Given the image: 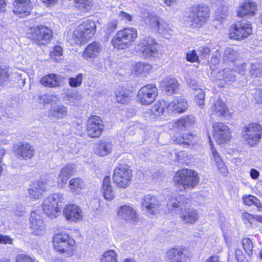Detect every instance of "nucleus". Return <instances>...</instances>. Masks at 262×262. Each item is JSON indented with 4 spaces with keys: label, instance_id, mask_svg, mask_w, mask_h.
Masks as SVG:
<instances>
[{
    "label": "nucleus",
    "instance_id": "nucleus-1",
    "mask_svg": "<svg viewBox=\"0 0 262 262\" xmlns=\"http://www.w3.org/2000/svg\"><path fill=\"white\" fill-rule=\"evenodd\" d=\"M173 179L181 190L193 189L200 181L198 172L190 169H182L178 171Z\"/></svg>",
    "mask_w": 262,
    "mask_h": 262
},
{
    "label": "nucleus",
    "instance_id": "nucleus-2",
    "mask_svg": "<svg viewBox=\"0 0 262 262\" xmlns=\"http://www.w3.org/2000/svg\"><path fill=\"white\" fill-rule=\"evenodd\" d=\"M96 32L94 21L86 20L79 25L74 31L71 38L72 43L81 45L89 40Z\"/></svg>",
    "mask_w": 262,
    "mask_h": 262
},
{
    "label": "nucleus",
    "instance_id": "nucleus-3",
    "mask_svg": "<svg viewBox=\"0 0 262 262\" xmlns=\"http://www.w3.org/2000/svg\"><path fill=\"white\" fill-rule=\"evenodd\" d=\"M96 32L94 21L86 20L79 25L74 31L71 38L72 43L81 45L89 40Z\"/></svg>",
    "mask_w": 262,
    "mask_h": 262
},
{
    "label": "nucleus",
    "instance_id": "nucleus-4",
    "mask_svg": "<svg viewBox=\"0 0 262 262\" xmlns=\"http://www.w3.org/2000/svg\"><path fill=\"white\" fill-rule=\"evenodd\" d=\"M137 37V31L134 28H126L118 31L112 40L113 46L118 49L126 48Z\"/></svg>",
    "mask_w": 262,
    "mask_h": 262
},
{
    "label": "nucleus",
    "instance_id": "nucleus-5",
    "mask_svg": "<svg viewBox=\"0 0 262 262\" xmlns=\"http://www.w3.org/2000/svg\"><path fill=\"white\" fill-rule=\"evenodd\" d=\"M30 30V38L40 46L47 45L53 37L51 30L43 25L31 27Z\"/></svg>",
    "mask_w": 262,
    "mask_h": 262
},
{
    "label": "nucleus",
    "instance_id": "nucleus-6",
    "mask_svg": "<svg viewBox=\"0 0 262 262\" xmlns=\"http://www.w3.org/2000/svg\"><path fill=\"white\" fill-rule=\"evenodd\" d=\"M243 138L248 144L253 146L259 142L262 135V126L256 122L245 125L242 132Z\"/></svg>",
    "mask_w": 262,
    "mask_h": 262
},
{
    "label": "nucleus",
    "instance_id": "nucleus-7",
    "mask_svg": "<svg viewBox=\"0 0 262 262\" xmlns=\"http://www.w3.org/2000/svg\"><path fill=\"white\" fill-rule=\"evenodd\" d=\"M62 195L54 193L46 199L42 204L43 212L50 217H55L60 212L59 203L62 202Z\"/></svg>",
    "mask_w": 262,
    "mask_h": 262
},
{
    "label": "nucleus",
    "instance_id": "nucleus-8",
    "mask_svg": "<svg viewBox=\"0 0 262 262\" xmlns=\"http://www.w3.org/2000/svg\"><path fill=\"white\" fill-rule=\"evenodd\" d=\"M157 44L149 36H146L138 43L136 49L145 59L155 58L158 55Z\"/></svg>",
    "mask_w": 262,
    "mask_h": 262
},
{
    "label": "nucleus",
    "instance_id": "nucleus-9",
    "mask_svg": "<svg viewBox=\"0 0 262 262\" xmlns=\"http://www.w3.org/2000/svg\"><path fill=\"white\" fill-rule=\"evenodd\" d=\"M132 178V171L126 165H120L114 171V184L119 188L127 187Z\"/></svg>",
    "mask_w": 262,
    "mask_h": 262
},
{
    "label": "nucleus",
    "instance_id": "nucleus-10",
    "mask_svg": "<svg viewBox=\"0 0 262 262\" xmlns=\"http://www.w3.org/2000/svg\"><path fill=\"white\" fill-rule=\"evenodd\" d=\"M158 95V90L153 84H148L142 87L138 92L137 100L142 105L151 104Z\"/></svg>",
    "mask_w": 262,
    "mask_h": 262
},
{
    "label": "nucleus",
    "instance_id": "nucleus-11",
    "mask_svg": "<svg viewBox=\"0 0 262 262\" xmlns=\"http://www.w3.org/2000/svg\"><path fill=\"white\" fill-rule=\"evenodd\" d=\"M209 16V9L205 6H194L188 17V21L192 25L201 27L204 25Z\"/></svg>",
    "mask_w": 262,
    "mask_h": 262
},
{
    "label": "nucleus",
    "instance_id": "nucleus-12",
    "mask_svg": "<svg viewBox=\"0 0 262 262\" xmlns=\"http://www.w3.org/2000/svg\"><path fill=\"white\" fill-rule=\"evenodd\" d=\"M160 205L157 198L150 194L145 195L141 199L142 209L148 216L151 217L158 212Z\"/></svg>",
    "mask_w": 262,
    "mask_h": 262
},
{
    "label": "nucleus",
    "instance_id": "nucleus-13",
    "mask_svg": "<svg viewBox=\"0 0 262 262\" xmlns=\"http://www.w3.org/2000/svg\"><path fill=\"white\" fill-rule=\"evenodd\" d=\"M73 241L70 239L69 235L66 233L57 234L53 239L55 249L61 253L72 251Z\"/></svg>",
    "mask_w": 262,
    "mask_h": 262
},
{
    "label": "nucleus",
    "instance_id": "nucleus-14",
    "mask_svg": "<svg viewBox=\"0 0 262 262\" xmlns=\"http://www.w3.org/2000/svg\"><path fill=\"white\" fill-rule=\"evenodd\" d=\"M252 33L251 24L248 21H243L234 25L233 31L230 33V37L236 40H242L247 38Z\"/></svg>",
    "mask_w": 262,
    "mask_h": 262
},
{
    "label": "nucleus",
    "instance_id": "nucleus-15",
    "mask_svg": "<svg viewBox=\"0 0 262 262\" xmlns=\"http://www.w3.org/2000/svg\"><path fill=\"white\" fill-rule=\"evenodd\" d=\"M104 128V125L101 118L97 116H93L88 121L87 133L91 138L99 137Z\"/></svg>",
    "mask_w": 262,
    "mask_h": 262
},
{
    "label": "nucleus",
    "instance_id": "nucleus-16",
    "mask_svg": "<svg viewBox=\"0 0 262 262\" xmlns=\"http://www.w3.org/2000/svg\"><path fill=\"white\" fill-rule=\"evenodd\" d=\"M212 128L214 138L219 144L230 140V131L229 127L224 123L221 122H216L213 124Z\"/></svg>",
    "mask_w": 262,
    "mask_h": 262
},
{
    "label": "nucleus",
    "instance_id": "nucleus-17",
    "mask_svg": "<svg viewBox=\"0 0 262 262\" xmlns=\"http://www.w3.org/2000/svg\"><path fill=\"white\" fill-rule=\"evenodd\" d=\"M31 233L35 235H41L45 233V225L40 213L32 211L30 217Z\"/></svg>",
    "mask_w": 262,
    "mask_h": 262
},
{
    "label": "nucleus",
    "instance_id": "nucleus-18",
    "mask_svg": "<svg viewBox=\"0 0 262 262\" xmlns=\"http://www.w3.org/2000/svg\"><path fill=\"white\" fill-rule=\"evenodd\" d=\"M102 49L103 47L100 42L93 41L85 49L82 54V57L86 60H91L98 57L101 54Z\"/></svg>",
    "mask_w": 262,
    "mask_h": 262
},
{
    "label": "nucleus",
    "instance_id": "nucleus-19",
    "mask_svg": "<svg viewBox=\"0 0 262 262\" xmlns=\"http://www.w3.org/2000/svg\"><path fill=\"white\" fill-rule=\"evenodd\" d=\"M13 6V12L20 17H24L30 13L31 8L30 0H15Z\"/></svg>",
    "mask_w": 262,
    "mask_h": 262
},
{
    "label": "nucleus",
    "instance_id": "nucleus-20",
    "mask_svg": "<svg viewBox=\"0 0 262 262\" xmlns=\"http://www.w3.org/2000/svg\"><path fill=\"white\" fill-rule=\"evenodd\" d=\"M63 214L68 220L78 221L82 219V211L77 206L73 204L67 205L64 210Z\"/></svg>",
    "mask_w": 262,
    "mask_h": 262
},
{
    "label": "nucleus",
    "instance_id": "nucleus-21",
    "mask_svg": "<svg viewBox=\"0 0 262 262\" xmlns=\"http://www.w3.org/2000/svg\"><path fill=\"white\" fill-rule=\"evenodd\" d=\"M135 209L131 206L125 205L118 209V215L127 222H135L137 215Z\"/></svg>",
    "mask_w": 262,
    "mask_h": 262
},
{
    "label": "nucleus",
    "instance_id": "nucleus-22",
    "mask_svg": "<svg viewBox=\"0 0 262 262\" xmlns=\"http://www.w3.org/2000/svg\"><path fill=\"white\" fill-rule=\"evenodd\" d=\"M62 79L63 78L59 75L50 74L42 77L40 81L45 86L57 88L60 85Z\"/></svg>",
    "mask_w": 262,
    "mask_h": 262
},
{
    "label": "nucleus",
    "instance_id": "nucleus-23",
    "mask_svg": "<svg viewBox=\"0 0 262 262\" xmlns=\"http://www.w3.org/2000/svg\"><path fill=\"white\" fill-rule=\"evenodd\" d=\"M74 169V166L73 164H68L61 168L57 179L59 187H63L67 183V181L72 176Z\"/></svg>",
    "mask_w": 262,
    "mask_h": 262
},
{
    "label": "nucleus",
    "instance_id": "nucleus-24",
    "mask_svg": "<svg viewBox=\"0 0 262 262\" xmlns=\"http://www.w3.org/2000/svg\"><path fill=\"white\" fill-rule=\"evenodd\" d=\"M256 10V4L254 2L247 0L240 5L237 15L239 17L253 15Z\"/></svg>",
    "mask_w": 262,
    "mask_h": 262
},
{
    "label": "nucleus",
    "instance_id": "nucleus-25",
    "mask_svg": "<svg viewBox=\"0 0 262 262\" xmlns=\"http://www.w3.org/2000/svg\"><path fill=\"white\" fill-rule=\"evenodd\" d=\"M112 150V144L107 140H102L95 145L94 152L99 156H104L108 155Z\"/></svg>",
    "mask_w": 262,
    "mask_h": 262
},
{
    "label": "nucleus",
    "instance_id": "nucleus-26",
    "mask_svg": "<svg viewBox=\"0 0 262 262\" xmlns=\"http://www.w3.org/2000/svg\"><path fill=\"white\" fill-rule=\"evenodd\" d=\"M179 83L174 78L167 77L161 82V87L168 95L176 93L178 89Z\"/></svg>",
    "mask_w": 262,
    "mask_h": 262
},
{
    "label": "nucleus",
    "instance_id": "nucleus-27",
    "mask_svg": "<svg viewBox=\"0 0 262 262\" xmlns=\"http://www.w3.org/2000/svg\"><path fill=\"white\" fill-rule=\"evenodd\" d=\"M188 106L186 99L178 98L176 101L171 102L168 104L167 108L173 112L182 113L186 111Z\"/></svg>",
    "mask_w": 262,
    "mask_h": 262
},
{
    "label": "nucleus",
    "instance_id": "nucleus-28",
    "mask_svg": "<svg viewBox=\"0 0 262 262\" xmlns=\"http://www.w3.org/2000/svg\"><path fill=\"white\" fill-rule=\"evenodd\" d=\"M16 153L18 157L23 159L27 160L33 157L34 148L30 144L23 143L18 146L16 149Z\"/></svg>",
    "mask_w": 262,
    "mask_h": 262
},
{
    "label": "nucleus",
    "instance_id": "nucleus-29",
    "mask_svg": "<svg viewBox=\"0 0 262 262\" xmlns=\"http://www.w3.org/2000/svg\"><path fill=\"white\" fill-rule=\"evenodd\" d=\"M185 202L184 198L178 196L177 198L171 197L168 199L167 203L168 208L171 210H174L176 212H179L183 210L185 207Z\"/></svg>",
    "mask_w": 262,
    "mask_h": 262
},
{
    "label": "nucleus",
    "instance_id": "nucleus-30",
    "mask_svg": "<svg viewBox=\"0 0 262 262\" xmlns=\"http://www.w3.org/2000/svg\"><path fill=\"white\" fill-rule=\"evenodd\" d=\"M68 111L67 107L62 105H54L51 107L49 111V116L57 119H62L68 115Z\"/></svg>",
    "mask_w": 262,
    "mask_h": 262
},
{
    "label": "nucleus",
    "instance_id": "nucleus-31",
    "mask_svg": "<svg viewBox=\"0 0 262 262\" xmlns=\"http://www.w3.org/2000/svg\"><path fill=\"white\" fill-rule=\"evenodd\" d=\"M182 219L189 224L194 223L199 219V215L197 211L194 208H185L181 213Z\"/></svg>",
    "mask_w": 262,
    "mask_h": 262
},
{
    "label": "nucleus",
    "instance_id": "nucleus-32",
    "mask_svg": "<svg viewBox=\"0 0 262 262\" xmlns=\"http://www.w3.org/2000/svg\"><path fill=\"white\" fill-rule=\"evenodd\" d=\"M46 184L41 182L33 183L28 189V196L32 199H38L42 192L46 190Z\"/></svg>",
    "mask_w": 262,
    "mask_h": 262
},
{
    "label": "nucleus",
    "instance_id": "nucleus-33",
    "mask_svg": "<svg viewBox=\"0 0 262 262\" xmlns=\"http://www.w3.org/2000/svg\"><path fill=\"white\" fill-rule=\"evenodd\" d=\"M166 255L171 262H182L185 257L184 249L178 247L169 249Z\"/></svg>",
    "mask_w": 262,
    "mask_h": 262
},
{
    "label": "nucleus",
    "instance_id": "nucleus-34",
    "mask_svg": "<svg viewBox=\"0 0 262 262\" xmlns=\"http://www.w3.org/2000/svg\"><path fill=\"white\" fill-rule=\"evenodd\" d=\"M196 119L194 116L189 115L181 117L177 122L178 127L181 129H189L194 124Z\"/></svg>",
    "mask_w": 262,
    "mask_h": 262
},
{
    "label": "nucleus",
    "instance_id": "nucleus-35",
    "mask_svg": "<svg viewBox=\"0 0 262 262\" xmlns=\"http://www.w3.org/2000/svg\"><path fill=\"white\" fill-rule=\"evenodd\" d=\"M211 151L212 155L211 160L215 163L220 172L223 175L226 176L228 170L220 156L216 150L213 147H211Z\"/></svg>",
    "mask_w": 262,
    "mask_h": 262
},
{
    "label": "nucleus",
    "instance_id": "nucleus-36",
    "mask_svg": "<svg viewBox=\"0 0 262 262\" xmlns=\"http://www.w3.org/2000/svg\"><path fill=\"white\" fill-rule=\"evenodd\" d=\"M239 56L238 51L232 47H227L224 51L222 58L225 62H229L235 61Z\"/></svg>",
    "mask_w": 262,
    "mask_h": 262
},
{
    "label": "nucleus",
    "instance_id": "nucleus-37",
    "mask_svg": "<svg viewBox=\"0 0 262 262\" xmlns=\"http://www.w3.org/2000/svg\"><path fill=\"white\" fill-rule=\"evenodd\" d=\"M176 142L180 144L192 146L196 143L197 137L189 133H183L176 139Z\"/></svg>",
    "mask_w": 262,
    "mask_h": 262
},
{
    "label": "nucleus",
    "instance_id": "nucleus-38",
    "mask_svg": "<svg viewBox=\"0 0 262 262\" xmlns=\"http://www.w3.org/2000/svg\"><path fill=\"white\" fill-rule=\"evenodd\" d=\"M102 190L104 198L108 201L114 198V193L111 185V179L110 177L106 176L103 181Z\"/></svg>",
    "mask_w": 262,
    "mask_h": 262
},
{
    "label": "nucleus",
    "instance_id": "nucleus-39",
    "mask_svg": "<svg viewBox=\"0 0 262 262\" xmlns=\"http://www.w3.org/2000/svg\"><path fill=\"white\" fill-rule=\"evenodd\" d=\"M242 66L249 67V72L251 76L258 77L262 73V63L257 62L244 63Z\"/></svg>",
    "mask_w": 262,
    "mask_h": 262
},
{
    "label": "nucleus",
    "instance_id": "nucleus-40",
    "mask_svg": "<svg viewBox=\"0 0 262 262\" xmlns=\"http://www.w3.org/2000/svg\"><path fill=\"white\" fill-rule=\"evenodd\" d=\"M74 6L82 12L89 11L93 6V0H74Z\"/></svg>",
    "mask_w": 262,
    "mask_h": 262
},
{
    "label": "nucleus",
    "instance_id": "nucleus-41",
    "mask_svg": "<svg viewBox=\"0 0 262 262\" xmlns=\"http://www.w3.org/2000/svg\"><path fill=\"white\" fill-rule=\"evenodd\" d=\"M130 93L129 90L120 88L116 92V97L118 102L124 104L129 100Z\"/></svg>",
    "mask_w": 262,
    "mask_h": 262
},
{
    "label": "nucleus",
    "instance_id": "nucleus-42",
    "mask_svg": "<svg viewBox=\"0 0 262 262\" xmlns=\"http://www.w3.org/2000/svg\"><path fill=\"white\" fill-rule=\"evenodd\" d=\"M161 19H162L157 15L148 14L146 17L144 19V22L145 24L149 26L151 29L156 30Z\"/></svg>",
    "mask_w": 262,
    "mask_h": 262
},
{
    "label": "nucleus",
    "instance_id": "nucleus-43",
    "mask_svg": "<svg viewBox=\"0 0 262 262\" xmlns=\"http://www.w3.org/2000/svg\"><path fill=\"white\" fill-rule=\"evenodd\" d=\"M227 110L225 104L220 100H217L211 107L212 112L216 113L219 116H223Z\"/></svg>",
    "mask_w": 262,
    "mask_h": 262
},
{
    "label": "nucleus",
    "instance_id": "nucleus-44",
    "mask_svg": "<svg viewBox=\"0 0 262 262\" xmlns=\"http://www.w3.org/2000/svg\"><path fill=\"white\" fill-rule=\"evenodd\" d=\"M156 30L165 38H168L172 32L169 25L163 19H161Z\"/></svg>",
    "mask_w": 262,
    "mask_h": 262
},
{
    "label": "nucleus",
    "instance_id": "nucleus-45",
    "mask_svg": "<svg viewBox=\"0 0 262 262\" xmlns=\"http://www.w3.org/2000/svg\"><path fill=\"white\" fill-rule=\"evenodd\" d=\"M243 199L245 205L248 206H251L253 205L257 207L258 211H262V205L259 200L256 197L251 195H249L243 197Z\"/></svg>",
    "mask_w": 262,
    "mask_h": 262
},
{
    "label": "nucleus",
    "instance_id": "nucleus-46",
    "mask_svg": "<svg viewBox=\"0 0 262 262\" xmlns=\"http://www.w3.org/2000/svg\"><path fill=\"white\" fill-rule=\"evenodd\" d=\"M101 262H118L116 251L109 250L105 252L102 255Z\"/></svg>",
    "mask_w": 262,
    "mask_h": 262
},
{
    "label": "nucleus",
    "instance_id": "nucleus-47",
    "mask_svg": "<svg viewBox=\"0 0 262 262\" xmlns=\"http://www.w3.org/2000/svg\"><path fill=\"white\" fill-rule=\"evenodd\" d=\"M134 72L137 74L148 72L151 69L150 64L145 62H138L133 68Z\"/></svg>",
    "mask_w": 262,
    "mask_h": 262
},
{
    "label": "nucleus",
    "instance_id": "nucleus-48",
    "mask_svg": "<svg viewBox=\"0 0 262 262\" xmlns=\"http://www.w3.org/2000/svg\"><path fill=\"white\" fill-rule=\"evenodd\" d=\"M168 104L166 102L158 101L151 107L150 111L152 114L159 115L162 114L165 109V107H167Z\"/></svg>",
    "mask_w": 262,
    "mask_h": 262
},
{
    "label": "nucleus",
    "instance_id": "nucleus-49",
    "mask_svg": "<svg viewBox=\"0 0 262 262\" xmlns=\"http://www.w3.org/2000/svg\"><path fill=\"white\" fill-rule=\"evenodd\" d=\"M243 247L249 256H251L253 254V244L252 241L249 238H244L242 240Z\"/></svg>",
    "mask_w": 262,
    "mask_h": 262
},
{
    "label": "nucleus",
    "instance_id": "nucleus-50",
    "mask_svg": "<svg viewBox=\"0 0 262 262\" xmlns=\"http://www.w3.org/2000/svg\"><path fill=\"white\" fill-rule=\"evenodd\" d=\"M82 181L80 179L75 178L70 181V186L73 193L78 192L81 187Z\"/></svg>",
    "mask_w": 262,
    "mask_h": 262
},
{
    "label": "nucleus",
    "instance_id": "nucleus-51",
    "mask_svg": "<svg viewBox=\"0 0 262 262\" xmlns=\"http://www.w3.org/2000/svg\"><path fill=\"white\" fill-rule=\"evenodd\" d=\"M195 92V101L201 107H202L205 102V93L202 89L200 88H198Z\"/></svg>",
    "mask_w": 262,
    "mask_h": 262
},
{
    "label": "nucleus",
    "instance_id": "nucleus-52",
    "mask_svg": "<svg viewBox=\"0 0 262 262\" xmlns=\"http://www.w3.org/2000/svg\"><path fill=\"white\" fill-rule=\"evenodd\" d=\"M83 75L79 74L76 77H70L69 78V84L72 87H77L80 86L82 83Z\"/></svg>",
    "mask_w": 262,
    "mask_h": 262
},
{
    "label": "nucleus",
    "instance_id": "nucleus-53",
    "mask_svg": "<svg viewBox=\"0 0 262 262\" xmlns=\"http://www.w3.org/2000/svg\"><path fill=\"white\" fill-rule=\"evenodd\" d=\"M9 73L7 67L0 68V84L5 83L9 80Z\"/></svg>",
    "mask_w": 262,
    "mask_h": 262
},
{
    "label": "nucleus",
    "instance_id": "nucleus-54",
    "mask_svg": "<svg viewBox=\"0 0 262 262\" xmlns=\"http://www.w3.org/2000/svg\"><path fill=\"white\" fill-rule=\"evenodd\" d=\"M16 262H35L29 256L20 254L16 257Z\"/></svg>",
    "mask_w": 262,
    "mask_h": 262
},
{
    "label": "nucleus",
    "instance_id": "nucleus-55",
    "mask_svg": "<svg viewBox=\"0 0 262 262\" xmlns=\"http://www.w3.org/2000/svg\"><path fill=\"white\" fill-rule=\"evenodd\" d=\"M199 57L195 50L188 52L186 54V60L191 62H194L198 60Z\"/></svg>",
    "mask_w": 262,
    "mask_h": 262
},
{
    "label": "nucleus",
    "instance_id": "nucleus-56",
    "mask_svg": "<svg viewBox=\"0 0 262 262\" xmlns=\"http://www.w3.org/2000/svg\"><path fill=\"white\" fill-rule=\"evenodd\" d=\"M224 80L227 81H234L236 79L235 72L234 71H227L224 74Z\"/></svg>",
    "mask_w": 262,
    "mask_h": 262
},
{
    "label": "nucleus",
    "instance_id": "nucleus-57",
    "mask_svg": "<svg viewBox=\"0 0 262 262\" xmlns=\"http://www.w3.org/2000/svg\"><path fill=\"white\" fill-rule=\"evenodd\" d=\"M62 55V49L59 46H57L54 48L53 51L50 53L52 58L56 59V57L60 56Z\"/></svg>",
    "mask_w": 262,
    "mask_h": 262
},
{
    "label": "nucleus",
    "instance_id": "nucleus-58",
    "mask_svg": "<svg viewBox=\"0 0 262 262\" xmlns=\"http://www.w3.org/2000/svg\"><path fill=\"white\" fill-rule=\"evenodd\" d=\"M117 26V21L114 20L107 24L106 33L111 34L113 33L116 29Z\"/></svg>",
    "mask_w": 262,
    "mask_h": 262
},
{
    "label": "nucleus",
    "instance_id": "nucleus-59",
    "mask_svg": "<svg viewBox=\"0 0 262 262\" xmlns=\"http://www.w3.org/2000/svg\"><path fill=\"white\" fill-rule=\"evenodd\" d=\"M198 52L201 57H205L210 52V49L207 47H200L199 48Z\"/></svg>",
    "mask_w": 262,
    "mask_h": 262
},
{
    "label": "nucleus",
    "instance_id": "nucleus-60",
    "mask_svg": "<svg viewBox=\"0 0 262 262\" xmlns=\"http://www.w3.org/2000/svg\"><path fill=\"white\" fill-rule=\"evenodd\" d=\"M236 258L238 261L242 262L245 258V254L240 249H236L235 251Z\"/></svg>",
    "mask_w": 262,
    "mask_h": 262
},
{
    "label": "nucleus",
    "instance_id": "nucleus-61",
    "mask_svg": "<svg viewBox=\"0 0 262 262\" xmlns=\"http://www.w3.org/2000/svg\"><path fill=\"white\" fill-rule=\"evenodd\" d=\"M12 239L9 236H8L6 235H3L0 234V244H12Z\"/></svg>",
    "mask_w": 262,
    "mask_h": 262
},
{
    "label": "nucleus",
    "instance_id": "nucleus-62",
    "mask_svg": "<svg viewBox=\"0 0 262 262\" xmlns=\"http://www.w3.org/2000/svg\"><path fill=\"white\" fill-rule=\"evenodd\" d=\"M119 15L124 20L131 21L132 20V16L125 12L121 11Z\"/></svg>",
    "mask_w": 262,
    "mask_h": 262
},
{
    "label": "nucleus",
    "instance_id": "nucleus-63",
    "mask_svg": "<svg viewBox=\"0 0 262 262\" xmlns=\"http://www.w3.org/2000/svg\"><path fill=\"white\" fill-rule=\"evenodd\" d=\"M259 176V171L255 169H252L250 171V176L253 179H256Z\"/></svg>",
    "mask_w": 262,
    "mask_h": 262
},
{
    "label": "nucleus",
    "instance_id": "nucleus-64",
    "mask_svg": "<svg viewBox=\"0 0 262 262\" xmlns=\"http://www.w3.org/2000/svg\"><path fill=\"white\" fill-rule=\"evenodd\" d=\"M219 257L217 255H213L209 257L206 262H219Z\"/></svg>",
    "mask_w": 262,
    "mask_h": 262
}]
</instances>
